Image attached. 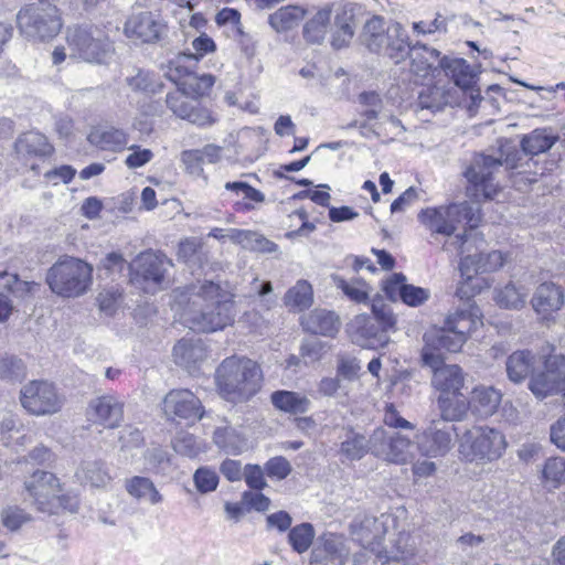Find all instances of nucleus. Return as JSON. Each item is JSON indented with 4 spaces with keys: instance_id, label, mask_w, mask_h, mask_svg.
<instances>
[{
    "instance_id": "f257e3e1",
    "label": "nucleus",
    "mask_w": 565,
    "mask_h": 565,
    "mask_svg": "<svg viewBox=\"0 0 565 565\" xmlns=\"http://www.w3.org/2000/svg\"><path fill=\"white\" fill-rule=\"evenodd\" d=\"M172 310L186 327L202 332H215L233 324V296L213 281L175 290Z\"/></svg>"
},
{
    "instance_id": "f03ea898",
    "label": "nucleus",
    "mask_w": 565,
    "mask_h": 565,
    "mask_svg": "<svg viewBox=\"0 0 565 565\" xmlns=\"http://www.w3.org/2000/svg\"><path fill=\"white\" fill-rule=\"evenodd\" d=\"M418 221L430 234L445 237L455 236L452 244L457 245L459 254L469 252V235L465 228L457 233L466 223L470 230L476 228L480 221V210L469 202L449 203L426 207L418 213Z\"/></svg>"
},
{
    "instance_id": "7ed1b4c3",
    "label": "nucleus",
    "mask_w": 565,
    "mask_h": 565,
    "mask_svg": "<svg viewBox=\"0 0 565 565\" xmlns=\"http://www.w3.org/2000/svg\"><path fill=\"white\" fill-rule=\"evenodd\" d=\"M262 377L259 365L246 358H227L216 370L217 390L231 402H242L255 395Z\"/></svg>"
},
{
    "instance_id": "20e7f679",
    "label": "nucleus",
    "mask_w": 565,
    "mask_h": 565,
    "mask_svg": "<svg viewBox=\"0 0 565 565\" xmlns=\"http://www.w3.org/2000/svg\"><path fill=\"white\" fill-rule=\"evenodd\" d=\"M507 448L505 435L489 425H475L466 429L458 440L461 459L481 466L499 460Z\"/></svg>"
},
{
    "instance_id": "39448f33",
    "label": "nucleus",
    "mask_w": 565,
    "mask_h": 565,
    "mask_svg": "<svg viewBox=\"0 0 565 565\" xmlns=\"http://www.w3.org/2000/svg\"><path fill=\"white\" fill-rule=\"evenodd\" d=\"M94 268L76 257H64L54 263L46 274L51 291L62 298H78L93 285Z\"/></svg>"
},
{
    "instance_id": "423d86ee",
    "label": "nucleus",
    "mask_w": 565,
    "mask_h": 565,
    "mask_svg": "<svg viewBox=\"0 0 565 565\" xmlns=\"http://www.w3.org/2000/svg\"><path fill=\"white\" fill-rule=\"evenodd\" d=\"M361 39L369 51L386 55L395 64L407 56L408 38L398 22L386 23L382 17L374 15L365 22Z\"/></svg>"
},
{
    "instance_id": "0eeeda50",
    "label": "nucleus",
    "mask_w": 565,
    "mask_h": 565,
    "mask_svg": "<svg viewBox=\"0 0 565 565\" xmlns=\"http://www.w3.org/2000/svg\"><path fill=\"white\" fill-rule=\"evenodd\" d=\"M70 58L90 64H105L114 54L107 34L97 26H73L66 31Z\"/></svg>"
},
{
    "instance_id": "6e6552de",
    "label": "nucleus",
    "mask_w": 565,
    "mask_h": 565,
    "mask_svg": "<svg viewBox=\"0 0 565 565\" xmlns=\"http://www.w3.org/2000/svg\"><path fill=\"white\" fill-rule=\"evenodd\" d=\"M527 388L540 401L565 395V355L556 353L553 345L541 347L539 367L530 377Z\"/></svg>"
},
{
    "instance_id": "1a4fd4ad",
    "label": "nucleus",
    "mask_w": 565,
    "mask_h": 565,
    "mask_svg": "<svg viewBox=\"0 0 565 565\" xmlns=\"http://www.w3.org/2000/svg\"><path fill=\"white\" fill-rule=\"evenodd\" d=\"M24 488L42 512L57 513L60 509L76 512L78 509L77 501L63 494L60 479L50 471H34L25 479Z\"/></svg>"
},
{
    "instance_id": "9d476101",
    "label": "nucleus",
    "mask_w": 565,
    "mask_h": 565,
    "mask_svg": "<svg viewBox=\"0 0 565 565\" xmlns=\"http://www.w3.org/2000/svg\"><path fill=\"white\" fill-rule=\"evenodd\" d=\"M20 31L28 38L49 41L62 29V19L55 4L39 0L20 10L17 15Z\"/></svg>"
},
{
    "instance_id": "9b49d317",
    "label": "nucleus",
    "mask_w": 565,
    "mask_h": 565,
    "mask_svg": "<svg viewBox=\"0 0 565 565\" xmlns=\"http://www.w3.org/2000/svg\"><path fill=\"white\" fill-rule=\"evenodd\" d=\"M371 452L388 463L407 465L417 452V441L397 431H387L382 427L370 436Z\"/></svg>"
},
{
    "instance_id": "f8f14e48",
    "label": "nucleus",
    "mask_w": 565,
    "mask_h": 565,
    "mask_svg": "<svg viewBox=\"0 0 565 565\" xmlns=\"http://www.w3.org/2000/svg\"><path fill=\"white\" fill-rule=\"evenodd\" d=\"M500 159L490 156L478 154L472 164L466 171L468 180L467 194L475 201L493 200L501 192V186L495 182V172L500 170Z\"/></svg>"
},
{
    "instance_id": "ddd939ff",
    "label": "nucleus",
    "mask_w": 565,
    "mask_h": 565,
    "mask_svg": "<svg viewBox=\"0 0 565 565\" xmlns=\"http://www.w3.org/2000/svg\"><path fill=\"white\" fill-rule=\"evenodd\" d=\"M22 407L34 416H50L61 412L63 396L47 381H31L20 391Z\"/></svg>"
},
{
    "instance_id": "4468645a",
    "label": "nucleus",
    "mask_w": 565,
    "mask_h": 565,
    "mask_svg": "<svg viewBox=\"0 0 565 565\" xmlns=\"http://www.w3.org/2000/svg\"><path fill=\"white\" fill-rule=\"evenodd\" d=\"M168 26L160 14L150 11L131 14L124 26L126 36L132 41L154 44L167 35Z\"/></svg>"
},
{
    "instance_id": "2eb2a0df",
    "label": "nucleus",
    "mask_w": 565,
    "mask_h": 565,
    "mask_svg": "<svg viewBox=\"0 0 565 565\" xmlns=\"http://www.w3.org/2000/svg\"><path fill=\"white\" fill-rule=\"evenodd\" d=\"M424 365L431 369V386L439 393L438 395L459 394L465 385V374L457 364H445L444 359H439L427 350L422 355Z\"/></svg>"
},
{
    "instance_id": "dca6fc26",
    "label": "nucleus",
    "mask_w": 565,
    "mask_h": 565,
    "mask_svg": "<svg viewBox=\"0 0 565 565\" xmlns=\"http://www.w3.org/2000/svg\"><path fill=\"white\" fill-rule=\"evenodd\" d=\"M169 266H171V263L163 255L152 252L142 253L130 266L134 273L132 281L145 284V289L153 292L164 281Z\"/></svg>"
},
{
    "instance_id": "f3484780",
    "label": "nucleus",
    "mask_w": 565,
    "mask_h": 565,
    "mask_svg": "<svg viewBox=\"0 0 565 565\" xmlns=\"http://www.w3.org/2000/svg\"><path fill=\"white\" fill-rule=\"evenodd\" d=\"M162 409L169 418L194 423L203 416L201 401L189 390H172L163 398Z\"/></svg>"
},
{
    "instance_id": "a211bd4d",
    "label": "nucleus",
    "mask_w": 565,
    "mask_h": 565,
    "mask_svg": "<svg viewBox=\"0 0 565 565\" xmlns=\"http://www.w3.org/2000/svg\"><path fill=\"white\" fill-rule=\"evenodd\" d=\"M565 302V294L561 286L553 281L540 284L531 299L534 312L543 321L552 319L554 312L559 311Z\"/></svg>"
},
{
    "instance_id": "6ab92c4d",
    "label": "nucleus",
    "mask_w": 565,
    "mask_h": 565,
    "mask_svg": "<svg viewBox=\"0 0 565 565\" xmlns=\"http://www.w3.org/2000/svg\"><path fill=\"white\" fill-rule=\"evenodd\" d=\"M416 441L417 452L422 457H444L452 447L451 428H439L438 424L434 423L420 436H418Z\"/></svg>"
},
{
    "instance_id": "aec40b11",
    "label": "nucleus",
    "mask_w": 565,
    "mask_h": 565,
    "mask_svg": "<svg viewBox=\"0 0 565 565\" xmlns=\"http://www.w3.org/2000/svg\"><path fill=\"white\" fill-rule=\"evenodd\" d=\"M460 255L459 270L466 280H471L480 273L498 270L505 263V256L499 250L476 254H470L469 250Z\"/></svg>"
},
{
    "instance_id": "412c9836",
    "label": "nucleus",
    "mask_w": 565,
    "mask_h": 565,
    "mask_svg": "<svg viewBox=\"0 0 565 565\" xmlns=\"http://www.w3.org/2000/svg\"><path fill=\"white\" fill-rule=\"evenodd\" d=\"M541 360V348L536 351L523 349L512 352L505 360L508 379L514 384H522L536 372Z\"/></svg>"
},
{
    "instance_id": "4be33fe9",
    "label": "nucleus",
    "mask_w": 565,
    "mask_h": 565,
    "mask_svg": "<svg viewBox=\"0 0 565 565\" xmlns=\"http://www.w3.org/2000/svg\"><path fill=\"white\" fill-rule=\"evenodd\" d=\"M88 416L107 428L117 427L124 417V403L114 395H103L90 401Z\"/></svg>"
},
{
    "instance_id": "5701e85b",
    "label": "nucleus",
    "mask_w": 565,
    "mask_h": 565,
    "mask_svg": "<svg viewBox=\"0 0 565 565\" xmlns=\"http://www.w3.org/2000/svg\"><path fill=\"white\" fill-rule=\"evenodd\" d=\"M461 335L452 333L446 330V324L440 329H431L424 334V347L422 349V355L425 354L426 350L433 355L443 359L441 350L448 352H458L466 343Z\"/></svg>"
},
{
    "instance_id": "b1692460",
    "label": "nucleus",
    "mask_w": 565,
    "mask_h": 565,
    "mask_svg": "<svg viewBox=\"0 0 565 565\" xmlns=\"http://www.w3.org/2000/svg\"><path fill=\"white\" fill-rule=\"evenodd\" d=\"M386 331L382 324L380 327L376 326L365 315L356 316L349 327L353 342L361 347H374L386 343Z\"/></svg>"
},
{
    "instance_id": "393cba45",
    "label": "nucleus",
    "mask_w": 565,
    "mask_h": 565,
    "mask_svg": "<svg viewBox=\"0 0 565 565\" xmlns=\"http://www.w3.org/2000/svg\"><path fill=\"white\" fill-rule=\"evenodd\" d=\"M385 533L384 522L374 516H365L353 532L362 547L372 552L376 558L379 552L383 550L382 540Z\"/></svg>"
},
{
    "instance_id": "a878e982",
    "label": "nucleus",
    "mask_w": 565,
    "mask_h": 565,
    "mask_svg": "<svg viewBox=\"0 0 565 565\" xmlns=\"http://www.w3.org/2000/svg\"><path fill=\"white\" fill-rule=\"evenodd\" d=\"M349 555V548L345 546L343 536L324 533L319 537L318 545L312 551L313 562L333 561L337 565H343Z\"/></svg>"
},
{
    "instance_id": "bb28decb",
    "label": "nucleus",
    "mask_w": 565,
    "mask_h": 565,
    "mask_svg": "<svg viewBox=\"0 0 565 565\" xmlns=\"http://www.w3.org/2000/svg\"><path fill=\"white\" fill-rule=\"evenodd\" d=\"M416 553L415 539L409 533L401 532L390 542V545L383 546L382 552L377 554V561L382 564L397 563L413 558Z\"/></svg>"
},
{
    "instance_id": "cd10ccee",
    "label": "nucleus",
    "mask_w": 565,
    "mask_h": 565,
    "mask_svg": "<svg viewBox=\"0 0 565 565\" xmlns=\"http://www.w3.org/2000/svg\"><path fill=\"white\" fill-rule=\"evenodd\" d=\"M445 324L446 330L457 333L467 340L471 333L483 326L482 315L478 308L470 307L467 310L449 315L445 320Z\"/></svg>"
},
{
    "instance_id": "c85d7f7f",
    "label": "nucleus",
    "mask_w": 565,
    "mask_h": 565,
    "mask_svg": "<svg viewBox=\"0 0 565 565\" xmlns=\"http://www.w3.org/2000/svg\"><path fill=\"white\" fill-rule=\"evenodd\" d=\"M301 323L307 331L326 337L335 335L340 329L339 317L326 309H315L302 318Z\"/></svg>"
},
{
    "instance_id": "c756f323",
    "label": "nucleus",
    "mask_w": 565,
    "mask_h": 565,
    "mask_svg": "<svg viewBox=\"0 0 565 565\" xmlns=\"http://www.w3.org/2000/svg\"><path fill=\"white\" fill-rule=\"evenodd\" d=\"M502 399L501 393L493 386H476L469 399L470 407L482 417H489L495 413Z\"/></svg>"
},
{
    "instance_id": "7c9ffc66",
    "label": "nucleus",
    "mask_w": 565,
    "mask_h": 565,
    "mask_svg": "<svg viewBox=\"0 0 565 565\" xmlns=\"http://www.w3.org/2000/svg\"><path fill=\"white\" fill-rule=\"evenodd\" d=\"M332 25V8L328 4L317 9L303 25V36L310 43H321Z\"/></svg>"
},
{
    "instance_id": "2f4dec72",
    "label": "nucleus",
    "mask_w": 565,
    "mask_h": 565,
    "mask_svg": "<svg viewBox=\"0 0 565 565\" xmlns=\"http://www.w3.org/2000/svg\"><path fill=\"white\" fill-rule=\"evenodd\" d=\"M539 480L547 491H555L565 484V458L552 456L539 468Z\"/></svg>"
},
{
    "instance_id": "473e14b6",
    "label": "nucleus",
    "mask_w": 565,
    "mask_h": 565,
    "mask_svg": "<svg viewBox=\"0 0 565 565\" xmlns=\"http://www.w3.org/2000/svg\"><path fill=\"white\" fill-rule=\"evenodd\" d=\"M270 402L278 411L294 415L307 413L311 407L306 394L294 391H276L270 395Z\"/></svg>"
},
{
    "instance_id": "72a5a7b5",
    "label": "nucleus",
    "mask_w": 565,
    "mask_h": 565,
    "mask_svg": "<svg viewBox=\"0 0 565 565\" xmlns=\"http://www.w3.org/2000/svg\"><path fill=\"white\" fill-rule=\"evenodd\" d=\"M437 405L443 420L462 422L466 419L470 403L462 392L459 394L438 395Z\"/></svg>"
},
{
    "instance_id": "f704fd0d",
    "label": "nucleus",
    "mask_w": 565,
    "mask_h": 565,
    "mask_svg": "<svg viewBox=\"0 0 565 565\" xmlns=\"http://www.w3.org/2000/svg\"><path fill=\"white\" fill-rule=\"evenodd\" d=\"M407 55H409L412 60L411 71L420 77H425L437 64L440 63V53L426 45H409Z\"/></svg>"
},
{
    "instance_id": "c9c22d12",
    "label": "nucleus",
    "mask_w": 565,
    "mask_h": 565,
    "mask_svg": "<svg viewBox=\"0 0 565 565\" xmlns=\"http://www.w3.org/2000/svg\"><path fill=\"white\" fill-rule=\"evenodd\" d=\"M173 356L177 364L191 369L205 359L206 350L200 339H182L175 344Z\"/></svg>"
},
{
    "instance_id": "e433bc0d",
    "label": "nucleus",
    "mask_w": 565,
    "mask_h": 565,
    "mask_svg": "<svg viewBox=\"0 0 565 565\" xmlns=\"http://www.w3.org/2000/svg\"><path fill=\"white\" fill-rule=\"evenodd\" d=\"M125 489L138 501L149 503L150 505L160 504L163 495L156 488L154 483L146 477L135 476L125 481Z\"/></svg>"
},
{
    "instance_id": "4c0bfd02",
    "label": "nucleus",
    "mask_w": 565,
    "mask_h": 565,
    "mask_svg": "<svg viewBox=\"0 0 565 565\" xmlns=\"http://www.w3.org/2000/svg\"><path fill=\"white\" fill-rule=\"evenodd\" d=\"M88 141L102 150L118 151L128 143V136L116 128H96L88 135Z\"/></svg>"
},
{
    "instance_id": "58836bf2",
    "label": "nucleus",
    "mask_w": 565,
    "mask_h": 565,
    "mask_svg": "<svg viewBox=\"0 0 565 565\" xmlns=\"http://www.w3.org/2000/svg\"><path fill=\"white\" fill-rule=\"evenodd\" d=\"M306 10L299 6L281 7L268 17L269 25L278 33L290 31L299 25Z\"/></svg>"
},
{
    "instance_id": "ea45409f",
    "label": "nucleus",
    "mask_w": 565,
    "mask_h": 565,
    "mask_svg": "<svg viewBox=\"0 0 565 565\" xmlns=\"http://www.w3.org/2000/svg\"><path fill=\"white\" fill-rule=\"evenodd\" d=\"M333 40L332 45L342 47L347 45L354 35V15L347 8H339L333 17Z\"/></svg>"
},
{
    "instance_id": "a19ab883",
    "label": "nucleus",
    "mask_w": 565,
    "mask_h": 565,
    "mask_svg": "<svg viewBox=\"0 0 565 565\" xmlns=\"http://www.w3.org/2000/svg\"><path fill=\"white\" fill-rule=\"evenodd\" d=\"M558 140V136L552 134L551 129H535L524 136L521 146L526 154L537 156L550 150Z\"/></svg>"
},
{
    "instance_id": "79ce46f5",
    "label": "nucleus",
    "mask_w": 565,
    "mask_h": 565,
    "mask_svg": "<svg viewBox=\"0 0 565 565\" xmlns=\"http://www.w3.org/2000/svg\"><path fill=\"white\" fill-rule=\"evenodd\" d=\"M227 237L239 245H242L246 249L271 253L277 249V245L263 235L246 230H230Z\"/></svg>"
},
{
    "instance_id": "37998d69",
    "label": "nucleus",
    "mask_w": 565,
    "mask_h": 565,
    "mask_svg": "<svg viewBox=\"0 0 565 565\" xmlns=\"http://www.w3.org/2000/svg\"><path fill=\"white\" fill-rule=\"evenodd\" d=\"M15 150L22 156L47 157L53 152L45 136L40 132H28L15 142Z\"/></svg>"
},
{
    "instance_id": "c03bdc74",
    "label": "nucleus",
    "mask_w": 565,
    "mask_h": 565,
    "mask_svg": "<svg viewBox=\"0 0 565 565\" xmlns=\"http://www.w3.org/2000/svg\"><path fill=\"white\" fill-rule=\"evenodd\" d=\"M313 302L312 286L307 280H298L287 290L284 303L292 311H303Z\"/></svg>"
},
{
    "instance_id": "a18cd8bd",
    "label": "nucleus",
    "mask_w": 565,
    "mask_h": 565,
    "mask_svg": "<svg viewBox=\"0 0 565 565\" xmlns=\"http://www.w3.org/2000/svg\"><path fill=\"white\" fill-rule=\"evenodd\" d=\"M529 288L520 281L509 282L497 292L495 301L507 309H521L526 303Z\"/></svg>"
},
{
    "instance_id": "49530a36",
    "label": "nucleus",
    "mask_w": 565,
    "mask_h": 565,
    "mask_svg": "<svg viewBox=\"0 0 565 565\" xmlns=\"http://www.w3.org/2000/svg\"><path fill=\"white\" fill-rule=\"evenodd\" d=\"M370 447V438L366 439L364 435L354 430H348L345 438L341 443L340 454L347 460H360L367 451H371Z\"/></svg>"
},
{
    "instance_id": "de8ad7c7",
    "label": "nucleus",
    "mask_w": 565,
    "mask_h": 565,
    "mask_svg": "<svg viewBox=\"0 0 565 565\" xmlns=\"http://www.w3.org/2000/svg\"><path fill=\"white\" fill-rule=\"evenodd\" d=\"M77 477L82 482L95 488H105L111 481V477L102 461L83 462L77 471Z\"/></svg>"
},
{
    "instance_id": "09e8293b",
    "label": "nucleus",
    "mask_w": 565,
    "mask_h": 565,
    "mask_svg": "<svg viewBox=\"0 0 565 565\" xmlns=\"http://www.w3.org/2000/svg\"><path fill=\"white\" fill-rule=\"evenodd\" d=\"M332 280L338 289L352 301L358 303H365L370 299L372 288L362 279H353L347 281L339 275H333Z\"/></svg>"
},
{
    "instance_id": "8fccbe9b",
    "label": "nucleus",
    "mask_w": 565,
    "mask_h": 565,
    "mask_svg": "<svg viewBox=\"0 0 565 565\" xmlns=\"http://www.w3.org/2000/svg\"><path fill=\"white\" fill-rule=\"evenodd\" d=\"M449 75L455 84L465 89H472L476 75L472 73L470 65L463 58H456L446 65Z\"/></svg>"
},
{
    "instance_id": "3c124183",
    "label": "nucleus",
    "mask_w": 565,
    "mask_h": 565,
    "mask_svg": "<svg viewBox=\"0 0 565 565\" xmlns=\"http://www.w3.org/2000/svg\"><path fill=\"white\" fill-rule=\"evenodd\" d=\"M316 532L310 523H301L292 527L288 534V542L292 550L302 554L309 550L315 539Z\"/></svg>"
},
{
    "instance_id": "603ef678",
    "label": "nucleus",
    "mask_w": 565,
    "mask_h": 565,
    "mask_svg": "<svg viewBox=\"0 0 565 565\" xmlns=\"http://www.w3.org/2000/svg\"><path fill=\"white\" fill-rule=\"evenodd\" d=\"M214 84V77L210 74L198 75L195 73L186 74L181 83V89L188 95L199 97L207 94Z\"/></svg>"
},
{
    "instance_id": "864d4df0",
    "label": "nucleus",
    "mask_w": 565,
    "mask_h": 565,
    "mask_svg": "<svg viewBox=\"0 0 565 565\" xmlns=\"http://www.w3.org/2000/svg\"><path fill=\"white\" fill-rule=\"evenodd\" d=\"M218 475L209 467L196 469L193 475V482L200 493H209L216 490L218 486Z\"/></svg>"
},
{
    "instance_id": "5fc2aeb1",
    "label": "nucleus",
    "mask_w": 565,
    "mask_h": 565,
    "mask_svg": "<svg viewBox=\"0 0 565 565\" xmlns=\"http://www.w3.org/2000/svg\"><path fill=\"white\" fill-rule=\"evenodd\" d=\"M188 94L181 88L175 89L167 95L168 108L179 118L185 119L189 116L193 104L189 100Z\"/></svg>"
},
{
    "instance_id": "6e6d98bb",
    "label": "nucleus",
    "mask_w": 565,
    "mask_h": 565,
    "mask_svg": "<svg viewBox=\"0 0 565 565\" xmlns=\"http://www.w3.org/2000/svg\"><path fill=\"white\" fill-rule=\"evenodd\" d=\"M214 439L220 447L232 455L241 454L246 447L245 441L232 429L217 430L214 435Z\"/></svg>"
},
{
    "instance_id": "4d7b16f0",
    "label": "nucleus",
    "mask_w": 565,
    "mask_h": 565,
    "mask_svg": "<svg viewBox=\"0 0 565 565\" xmlns=\"http://www.w3.org/2000/svg\"><path fill=\"white\" fill-rule=\"evenodd\" d=\"M431 459L433 458L422 457L419 454L414 455V459L408 463L412 465V473L415 479H427L437 473V463Z\"/></svg>"
},
{
    "instance_id": "13d9d810",
    "label": "nucleus",
    "mask_w": 565,
    "mask_h": 565,
    "mask_svg": "<svg viewBox=\"0 0 565 565\" xmlns=\"http://www.w3.org/2000/svg\"><path fill=\"white\" fill-rule=\"evenodd\" d=\"M2 524L10 531L19 530L23 524L31 521L30 514L17 507H9L1 512Z\"/></svg>"
},
{
    "instance_id": "bf43d9fd",
    "label": "nucleus",
    "mask_w": 565,
    "mask_h": 565,
    "mask_svg": "<svg viewBox=\"0 0 565 565\" xmlns=\"http://www.w3.org/2000/svg\"><path fill=\"white\" fill-rule=\"evenodd\" d=\"M225 189L236 194H243V196L250 202L263 203L265 201V195L246 182H227L225 183Z\"/></svg>"
},
{
    "instance_id": "052dcab7",
    "label": "nucleus",
    "mask_w": 565,
    "mask_h": 565,
    "mask_svg": "<svg viewBox=\"0 0 565 565\" xmlns=\"http://www.w3.org/2000/svg\"><path fill=\"white\" fill-rule=\"evenodd\" d=\"M243 477L250 489L259 491L267 487L264 469L258 465H246Z\"/></svg>"
},
{
    "instance_id": "680f3d73",
    "label": "nucleus",
    "mask_w": 565,
    "mask_h": 565,
    "mask_svg": "<svg viewBox=\"0 0 565 565\" xmlns=\"http://www.w3.org/2000/svg\"><path fill=\"white\" fill-rule=\"evenodd\" d=\"M429 297L430 292L428 289L407 284L404 287L401 300L407 306L417 307L426 302Z\"/></svg>"
},
{
    "instance_id": "e2e57ef3",
    "label": "nucleus",
    "mask_w": 565,
    "mask_h": 565,
    "mask_svg": "<svg viewBox=\"0 0 565 565\" xmlns=\"http://www.w3.org/2000/svg\"><path fill=\"white\" fill-rule=\"evenodd\" d=\"M119 443L122 450H131L142 445L143 437L138 428L125 426L119 433Z\"/></svg>"
},
{
    "instance_id": "0e129e2a",
    "label": "nucleus",
    "mask_w": 565,
    "mask_h": 565,
    "mask_svg": "<svg viewBox=\"0 0 565 565\" xmlns=\"http://www.w3.org/2000/svg\"><path fill=\"white\" fill-rule=\"evenodd\" d=\"M131 153L126 158V166L129 169H137L150 162L153 158V152L150 149L141 148L139 146H130L128 148Z\"/></svg>"
},
{
    "instance_id": "69168bd1",
    "label": "nucleus",
    "mask_w": 565,
    "mask_h": 565,
    "mask_svg": "<svg viewBox=\"0 0 565 565\" xmlns=\"http://www.w3.org/2000/svg\"><path fill=\"white\" fill-rule=\"evenodd\" d=\"M265 470L269 478L282 480L290 473L291 466L287 459L282 457H275L266 462Z\"/></svg>"
},
{
    "instance_id": "338daca9",
    "label": "nucleus",
    "mask_w": 565,
    "mask_h": 565,
    "mask_svg": "<svg viewBox=\"0 0 565 565\" xmlns=\"http://www.w3.org/2000/svg\"><path fill=\"white\" fill-rule=\"evenodd\" d=\"M406 278L402 274H394L383 284V291L393 301L401 299L404 287H406Z\"/></svg>"
},
{
    "instance_id": "774afa93",
    "label": "nucleus",
    "mask_w": 565,
    "mask_h": 565,
    "mask_svg": "<svg viewBox=\"0 0 565 565\" xmlns=\"http://www.w3.org/2000/svg\"><path fill=\"white\" fill-rule=\"evenodd\" d=\"M181 161L188 173L200 177L203 173V161L199 150H185L181 153Z\"/></svg>"
}]
</instances>
